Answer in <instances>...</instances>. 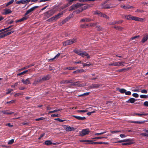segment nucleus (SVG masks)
Masks as SVG:
<instances>
[{"label":"nucleus","instance_id":"nucleus-1","mask_svg":"<svg viewBox=\"0 0 148 148\" xmlns=\"http://www.w3.org/2000/svg\"><path fill=\"white\" fill-rule=\"evenodd\" d=\"M74 51L78 55L81 56L82 57L86 56L88 59L90 58V56L86 52L84 51L78 50H74Z\"/></svg>","mask_w":148,"mask_h":148},{"label":"nucleus","instance_id":"nucleus-2","mask_svg":"<svg viewBox=\"0 0 148 148\" xmlns=\"http://www.w3.org/2000/svg\"><path fill=\"white\" fill-rule=\"evenodd\" d=\"M124 16L125 18L128 20H133L136 21H142L143 20V19L142 18H140L138 17L133 16L130 15H125Z\"/></svg>","mask_w":148,"mask_h":148},{"label":"nucleus","instance_id":"nucleus-3","mask_svg":"<svg viewBox=\"0 0 148 148\" xmlns=\"http://www.w3.org/2000/svg\"><path fill=\"white\" fill-rule=\"evenodd\" d=\"M77 41V39L74 38L72 39L63 42V44L64 46H66L67 45H71L73 43Z\"/></svg>","mask_w":148,"mask_h":148},{"label":"nucleus","instance_id":"nucleus-4","mask_svg":"<svg viewBox=\"0 0 148 148\" xmlns=\"http://www.w3.org/2000/svg\"><path fill=\"white\" fill-rule=\"evenodd\" d=\"M63 15V12L58 13L53 16L51 17L48 20L49 21H53L56 20L58 18L62 17Z\"/></svg>","mask_w":148,"mask_h":148},{"label":"nucleus","instance_id":"nucleus-5","mask_svg":"<svg viewBox=\"0 0 148 148\" xmlns=\"http://www.w3.org/2000/svg\"><path fill=\"white\" fill-rule=\"evenodd\" d=\"M63 127L67 131H74L75 129V128L74 127H71L68 125H64Z\"/></svg>","mask_w":148,"mask_h":148},{"label":"nucleus","instance_id":"nucleus-6","mask_svg":"<svg viewBox=\"0 0 148 148\" xmlns=\"http://www.w3.org/2000/svg\"><path fill=\"white\" fill-rule=\"evenodd\" d=\"M55 12L54 10L52 9L47 12L45 14V15L46 16L49 17L53 15Z\"/></svg>","mask_w":148,"mask_h":148},{"label":"nucleus","instance_id":"nucleus-7","mask_svg":"<svg viewBox=\"0 0 148 148\" xmlns=\"http://www.w3.org/2000/svg\"><path fill=\"white\" fill-rule=\"evenodd\" d=\"M89 132L90 131L88 129H83L82 131V134H80V135L82 136H83L86 135L88 134Z\"/></svg>","mask_w":148,"mask_h":148},{"label":"nucleus","instance_id":"nucleus-8","mask_svg":"<svg viewBox=\"0 0 148 148\" xmlns=\"http://www.w3.org/2000/svg\"><path fill=\"white\" fill-rule=\"evenodd\" d=\"M49 76L48 75H47L46 76L43 77H39V81H41V82L42 81L47 80L49 79Z\"/></svg>","mask_w":148,"mask_h":148},{"label":"nucleus","instance_id":"nucleus-9","mask_svg":"<svg viewBox=\"0 0 148 148\" xmlns=\"http://www.w3.org/2000/svg\"><path fill=\"white\" fill-rule=\"evenodd\" d=\"M29 78H27L26 79H23L22 80V82L25 85H28L31 84V83L29 80Z\"/></svg>","mask_w":148,"mask_h":148},{"label":"nucleus","instance_id":"nucleus-10","mask_svg":"<svg viewBox=\"0 0 148 148\" xmlns=\"http://www.w3.org/2000/svg\"><path fill=\"white\" fill-rule=\"evenodd\" d=\"M121 7L125 9H131L134 8V7L130 5H121Z\"/></svg>","mask_w":148,"mask_h":148},{"label":"nucleus","instance_id":"nucleus-11","mask_svg":"<svg viewBox=\"0 0 148 148\" xmlns=\"http://www.w3.org/2000/svg\"><path fill=\"white\" fill-rule=\"evenodd\" d=\"M114 66H124V64L125 62H114Z\"/></svg>","mask_w":148,"mask_h":148},{"label":"nucleus","instance_id":"nucleus-12","mask_svg":"<svg viewBox=\"0 0 148 148\" xmlns=\"http://www.w3.org/2000/svg\"><path fill=\"white\" fill-rule=\"evenodd\" d=\"M92 19H91L88 18H85L81 19L80 21V22H87L91 21H92Z\"/></svg>","mask_w":148,"mask_h":148},{"label":"nucleus","instance_id":"nucleus-13","mask_svg":"<svg viewBox=\"0 0 148 148\" xmlns=\"http://www.w3.org/2000/svg\"><path fill=\"white\" fill-rule=\"evenodd\" d=\"M36 8V7H34L31 8L29 10H28L27 11L26 13L25 14V15H27V14H28L31 12L32 11H34Z\"/></svg>","mask_w":148,"mask_h":148},{"label":"nucleus","instance_id":"nucleus-14","mask_svg":"<svg viewBox=\"0 0 148 148\" xmlns=\"http://www.w3.org/2000/svg\"><path fill=\"white\" fill-rule=\"evenodd\" d=\"M29 1L28 0H21L20 1H17L16 3L17 4H19V3H22V4H24L27 2H29Z\"/></svg>","mask_w":148,"mask_h":148},{"label":"nucleus","instance_id":"nucleus-15","mask_svg":"<svg viewBox=\"0 0 148 148\" xmlns=\"http://www.w3.org/2000/svg\"><path fill=\"white\" fill-rule=\"evenodd\" d=\"M72 116L78 120H84L86 119L85 117L84 116L82 117L79 116L75 115H73Z\"/></svg>","mask_w":148,"mask_h":148},{"label":"nucleus","instance_id":"nucleus-16","mask_svg":"<svg viewBox=\"0 0 148 148\" xmlns=\"http://www.w3.org/2000/svg\"><path fill=\"white\" fill-rule=\"evenodd\" d=\"M148 115V114L145 113L143 112H140L139 113H135L134 114V115L138 116H147Z\"/></svg>","mask_w":148,"mask_h":148},{"label":"nucleus","instance_id":"nucleus-17","mask_svg":"<svg viewBox=\"0 0 148 148\" xmlns=\"http://www.w3.org/2000/svg\"><path fill=\"white\" fill-rule=\"evenodd\" d=\"M148 39V34L146 35L141 40V42L143 43H144Z\"/></svg>","mask_w":148,"mask_h":148},{"label":"nucleus","instance_id":"nucleus-18","mask_svg":"<svg viewBox=\"0 0 148 148\" xmlns=\"http://www.w3.org/2000/svg\"><path fill=\"white\" fill-rule=\"evenodd\" d=\"M1 112L4 114H10L12 113H14V112H10L8 110H4Z\"/></svg>","mask_w":148,"mask_h":148},{"label":"nucleus","instance_id":"nucleus-19","mask_svg":"<svg viewBox=\"0 0 148 148\" xmlns=\"http://www.w3.org/2000/svg\"><path fill=\"white\" fill-rule=\"evenodd\" d=\"M131 141V140L130 139H125L124 140H121L115 142V143H120L122 142H127Z\"/></svg>","mask_w":148,"mask_h":148},{"label":"nucleus","instance_id":"nucleus-20","mask_svg":"<svg viewBox=\"0 0 148 148\" xmlns=\"http://www.w3.org/2000/svg\"><path fill=\"white\" fill-rule=\"evenodd\" d=\"M92 144H108V142H92L91 143Z\"/></svg>","mask_w":148,"mask_h":148},{"label":"nucleus","instance_id":"nucleus-21","mask_svg":"<svg viewBox=\"0 0 148 148\" xmlns=\"http://www.w3.org/2000/svg\"><path fill=\"white\" fill-rule=\"evenodd\" d=\"M136 101L135 99L133 98H130L127 101V103H134L135 101Z\"/></svg>","mask_w":148,"mask_h":148},{"label":"nucleus","instance_id":"nucleus-22","mask_svg":"<svg viewBox=\"0 0 148 148\" xmlns=\"http://www.w3.org/2000/svg\"><path fill=\"white\" fill-rule=\"evenodd\" d=\"M82 5V4H81L80 3H78L77 4H75L71 6V7H73V8L74 9H75L78 8L79 7H80Z\"/></svg>","mask_w":148,"mask_h":148},{"label":"nucleus","instance_id":"nucleus-23","mask_svg":"<svg viewBox=\"0 0 148 148\" xmlns=\"http://www.w3.org/2000/svg\"><path fill=\"white\" fill-rule=\"evenodd\" d=\"M28 18L27 16H25L21 18L20 19L18 20L17 21H16V23H17V22H20L22 21H24V20H25L27 19V18Z\"/></svg>","mask_w":148,"mask_h":148},{"label":"nucleus","instance_id":"nucleus-24","mask_svg":"<svg viewBox=\"0 0 148 148\" xmlns=\"http://www.w3.org/2000/svg\"><path fill=\"white\" fill-rule=\"evenodd\" d=\"M28 18L27 16H25L21 18L20 19L18 20L17 21H16V23H17V22H20L22 21H24V20H25L27 19V18Z\"/></svg>","mask_w":148,"mask_h":148},{"label":"nucleus","instance_id":"nucleus-25","mask_svg":"<svg viewBox=\"0 0 148 148\" xmlns=\"http://www.w3.org/2000/svg\"><path fill=\"white\" fill-rule=\"evenodd\" d=\"M28 18L27 16H25L21 18L20 19L18 20L17 21H16V23H17V22H20L22 21H24V20H25L27 19V18Z\"/></svg>","mask_w":148,"mask_h":148},{"label":"nucleus","instance_id":"nucleus-26","mask_svg":"<svg viewBox=\"0 0 148 148\" xmlns=\"http://www.w3.org/2000/svg\"><path fill=\"white\" fill-rule=\"evenodd\" d=\"M77 67L76 66L68 67H67L65 68V69H68L69 70H75V69H77Z\"/></svg>","mask_w":148,"mask_h":148},{"label":"nucleus","instance_id":"nucleus-27","mask_svg":"<svg viewBox=\"0 0 148 148\" xmlns=\"http://www.w3.org/2000/svg\"><path fill=\"white\" fill-rule=\"evenodd\" d=\"M5 14H8L12 12V11L9 9H5L4 10Z\"/></svg>","mask_w":148,"mask_h":148},{"label":"nucleus","instance_id":"nucleus-28","mask_svg":"<svg viewBox=\"0 0 148 148\" xmlns=\"http://www.w3.org/2000/svg\"><path fill=\"white\" fill-rule=\"evenodd\" d=\"M89 25L88 24H84L80 25V26L82 28H86L89 27Z\"/></svg>","mask_w":148,"mask_h":148},{"label":"nucleus","instance_id":"nucleus-29","mask_svg":"<svg viewBox=\"0 0 148 148\" xmlns=\"http://www.w3.org/2000/svg\"><path fill=\"white\" fill-rule=\"evenodd\" d=\"M94 14H98L99 16L102 17L103 13L100 12L98 11H95L94 12Z\"/></svg>","mask_w":148,"mask_h":148},{"label":"nucleus","instance_id":"nucleus-30","mask_svg":"<svg viewBox=\"0 0 148 148\" xmlns=\"http://www.w3.org/2000/svg\"><path fill=\"white\" fill-rule=\"evenodd\" d=\"M45 144L46 145H48L52 144V143L51 140H47L45 142Z\"/></svg>","mask_w":148,"mask_h":148},{"label":"nucleus","instance_id":"nucleus-31","mask_svg":"<svg viewBox=\"0 0 148 148\" xmlns=\"http://www.w3.org/2000/svg\"><path fill=\"white\" fill-rule=\"evenodd\" d=\"M7 31L4 32L0 33V38H2L6 36V35H5V33Z\"/></svg>","mask_w":148,"mask_h":148},{"label":"nucleus","instance_id":"nucleus-32","mask_svg":"<svg viewBox=\"0 0 148 148\" xmlns=\"http://www.w3.org/2000/svg\"><path fill=\"white\" fill-rule=\"evenodd\" d=\"M72 80H63L61 82V84H65V83H68L71 82Z\"/></svg>","mask_w":148,"mask_h":148},{"label":"nucleus","instance_id":"nucleus-33","mask_svg":"<svg viewBox=\"0 0 148 148\" xmlns=\"http://www.w3.org/2000/svg\"><path fill=\"white\" fill-rule=\"evenodd\" d=\"M123 22L122 21H119L116 22H114L110 24V25H114L116 24H118L120 23H121Z\"/></svg>","mask_w":148,"mask_h":148},{"label":"nucleus","instance_id":"nucleus-34","mask_svg":"<svg viewBox=\"0 0 148 148\" xmlns=\"http://www.w3.org/2000/svg\"><path fill=\"white\" fill-rule=\"evenodd\" d=\"M99 86V85L97 84H93L91 86V88H98Z\"/></svg>","mask_w":148,"mask_h":148},{"label":"nucleus","instance_id":"nucleus-35","mask_svg":"<svg viewBox=\"0 0 148 148\" xmlns=\"http://www.w3.org/2000/svg\"><path fill=\"white\" fill-rule=\"evenodd\" d=\"M39 78L37 79H36L35 80H34V82L33 84V85H36L38 82H41V81H39Z\"/></svg>","mask_w":148,"mask_h":148},{"label":"nucleus","instance_id":"nucleus-36","mask_svg":"<svg viewBox=\"0 0 148 148\" xmlns=\"http://www.w3.org/2000/svg\"><path fill=\"white\" fill-rule=\"evenodd\" d=\"M119 90L121 93L122 94L125 93V92L126 91V90L123 88L119 89Z\"/></svg>","mask_w":148,"mask_h":148},{"label":"nucleus","instance_id":"nucleus-37","mask_svg":"<svg viewBox=\"0 0 148 148\" xmlns=\"http://www.w3.org/2000/svg\"><path fill=\"white\" fill-rule=\"evenodd\" d=\"M28 70H27L26 71H23V72H22L21 73H19V74H17V75H23L25 73H27L28 71Z\"/></svg>","mask_w":148,"mask_h":148},{"label":"nucleus","instance_id":"nucleus-38","mask_svg":"<svg viewBox=\"0 0 148 148\" xmlns=\"http://www.w3.org/2000/svg\"><path fill=\"white\" fill-rule=\"evenodd\" d=\"M130 122L132 123H136L138 124L143 123H144L143 121H131Z\"/></svg>","mask_w":148,"mask_h":148},{"label":"nucleus","instance_id":"nucleus-39","mask_svg":"<svg viewBox=\"0 0 148 148\" xmlns=\"http://www.w3.org/2000/svg\"><path fill=\"white\" fill-rule=\"evenodd\" d=\"M23 95V92H21V93H17L15 94L14 96L15 97H16L18 96H19L20 95Z\"/></svg>","mask_w":148,"mask_h":148},{"label":"nucleus","instance_id":"nucleus-40","mask_svg":"<svg viewBox=\"0 0 148 148\" xmlns=\"http://www.w3.org/2000/svg\"><path fill=\"white\" fill-rule=\"evenodd\" d=\"M14 1V0H11V1L9 2L8 3L6 4V6L7 7L10 5Z\"/></svg>","mask_w":148,"mask_h":148},{"label":"nucleus","instance_id":"nucleus-41","mask_svg":"<svg viewBox=\"0 0 148 148\" xmlns=\"http://www.w3.org/2000/svg\"><path fill=\"white\" fill-rule=\"evenodd\" d=\"M60 55V53H58L56 56H55L53 58L50 59V60H53L56 58H58V57Z\"/></svg>","mask_w":148,"mask_h":148},{"label":"nucleus","instance_id":"nucleus-42","mask_svg":"<svg viewBox=\"0 0 148 148\" xmlns=\"http://www.w3.org/2000/svg\"><path fill=\"white\" fill-rule=\"evenodd\" d=\"M15 101H16L15 100H11L10 101L7 102L6 103H7V104H9V103L12 104V103H15Z\"/></svg>","mask_w":148,"mask_h":148},{"label":"nucleus","instance_id":"nucleus-43","mask_svg":"<svg viewBox=\"0 0 148 148\" xmlns=\"http://www.w3.org/2000/svg\"><path fill=\"white\" fill-rule=\"evenodd\" d=\"M88 111L87 110H79L77 111V112H85Z\"/></svg>","mask_w":148,"mask_h":148},{"label":"nucleus","instance_id":"nucleus-44","mask_svg":"<svg viewBox=\"0 0 148 148\" xmlns=\"http://www.w3.org/2000/svg\"><path fill=\"white\" fill-rule=\"evenodd\" d=\"M14 140L13 139H12L11 140H9L8 142V144L9 145H10L14 143Z\"/></svg>","mask_w":148,"mask_h":148},{"label":"nucleus","instance_id":"nucleus-45","mask_svg":"<svg viewBox=\"0 0 148 148\" xmlns=\"http://www.w3.org/2000/svg\"><path fill=\"white\" fill-rule=\"evenodd\" d=\"M77 71L78 73H80L85 72V71L83 69H77Z\"/></svg>","mask_w":148,"mask_h":148},{"label":"nucleus","instance_id":"nucleus-46","mask_svg":"<svg viewBox=\"0 0 148 148\" xmlns=\"http://www.w3.org/2000/svg\"><path fill=\"white\" fill-rule=\"evenodd\" d=\"M89 25V27H93L95 26L96 24V23H91L89 24H88Z\"/></svg>","mask_w":148,"mask_h":148},{"label":"nucleus","instance_id":"nucleus-47","mask_svg":"<svg viewBox=\"0 0 148 148\" xmlns=\"http://www.w3.org/2000/svg\"><path fill=\"white\" fill-rule=\"evenodd\" d=\"M106 132L105 131V132H101L100 133H96L95 134V136L101 135H102L103 134H104V133H106Z\"/></svg>","mask_w":148,"mask_h":148},{"label":"nucleus","instance_id":"nucleus-48","mask_svg":"<svg viewBox=\"0 0 148 148\" xmlns=\"http://www.w3.org/2000/svg\"><path fill=\"white\" fill-rule=\"evenodd\" d=\"M132 144V143L131 142L126 143H123L122 144V145H128Z\"/></svg>","mask_w":148,"mask_h":148},{"label":"nucleus","instance_id":"nucleus-49","mask_svg":"<svg viewBox=\"0 0 148 148\" xmlns=\"http://www.w3.org/2000/svg\"><path fill=\"white\" fill-rule=\"evenodd\" d=\"M87 8L86 6H84L82 8H80L79 10L80 12H82L84 10L86 9Z\"/></svg>","mask_w":148,"mask_h":148},{"label":"nucleus","instance_id":"nucleus-50","mask_svg":"<svg viewBox=\"0 0 148 148\" xmlns=\"http://www.w3.org/2000/svg\"><path fill=\"white\" fill-rule=\"evenodd\" d=\"M32 66H33V65H29L28 66H26L23 67V68L22 69V70H23V69H27L28 68Z\"/></svg>","mask_w":148,"mask_h":148},{"label":"nucleus","instance_id":"nucleus-51","mask_svg":"<svg viewBox=\"0 0 148 148\" xmlns=\"http://www.w3.org/2000/svg\"><path fill=\"white\" fill-rule=\"evenodd\" d=\"M132 96L133 97H138L139 96L138 94L136 93H134L132 94Z\"/></svg>","mask_w":148,"mask_h":148},{"label":"nucleus","instance_id":"nucleus-52","mask_svg":"<svg viewBox=\"0 0 148 148\" xmlns=\"http://www.w3.org/2000/svg\"><path fill=\"white\" fill-rule=\"evenodd\" d=\"M92 64H86L85 63H83V66L84 67L86 66H90Z\"/></svg>","mask_w":148,"mask_h":148},{"label":"nucleus","instance_id":"nucleus-53","mask_svg":"<svg viewBox=\"0 0 148 148\" xmlns=\"http://www.w3.org/2000/svg\"><path fill=\"white\" fill-rule=\"evenodd\" d=\"M7 90L8 92H6V94H8L10 93L11 91L13 90L12 89H8Z\"/></svg>","mask_w":148,"mask_h":148},{"label":"nucleus","instance_id":"nucleus-54","mask_svg":"<svg viewBox=\"0 0 148 148\" xmlns=\"http://www.w3.org/2000/svg\"><path fill=\"white\" fill-rule=\"evenodd\" d=\"M102 17H103L106 18L108 19L109 18V17L107 16L106 15L103 14Z\"/></svg>","mask_w":148,"mask_h":148},{"label":"nucleus","instance_id":"nucleus-55","mask_svg":"<svg viewBox=\"0 0 148 148\" xmlns=\"http://www.w3.org/2000/svg\"><path fill=\"white\" fill-rule=\"evenodd\" d=\"M14 32V31H11V32H7V33H5V35H6V36H7L8 35L11 34L13 33Z\"/></svg>","mask_w":148,"mask_h":148},{"label":"nucleus","instance_id":"nucleus-56","mask_svg":"<svg viewBox=\"0 0 148 148\" xmlns=\"http://www.w3.org/2000/svg\"><path fill=\"white\" fill-rule=\"evenodd\" d=\"M125 94L126 95H131V93L130 91H127L126 90V91L125 92Z\"/></svg>","mask_w":148,"mask_h":148},{"label":"nucleus","instance_id":"nucleus-57","mask_svg":"<svg viewBox=\"0 0 148 148\" xmlns=\"http://www.w3.org/2000/svg\"><path fill=\"white\" fill-rule=\"evenodd\" d=\"M139 37H140V36L139 35L137 36H134V37H132L131 38V39L132 40H134V39H135V38H138Z\"/></svg>","mask_w":148,"mask_h":148},{"label":"nucleus","instance_id":"nucleus-58","mask_svg":"<svg viewBox=\"0 0 148 148\" xmlns=\"http://www.w3.org/2000/svg\"><path fill=\"white\" fill-rule=\"evenodd\" d=\"M114 28L116 29H118L120 30H122L123 29V28L122 27L119 26H117L116 27H115Z\"/></svg>","mask_w":148,"mask_h":148},{"label":"nucleus","instance_id":"nucleus-59","mask_svg":"<svg viewBox=\"0 0 148 148\" xmlns=\"http://www.w3.org/2000/svg\"><path fill=\"white\" fill-rule=\"evenodd\" d=\"M45 119L43 117H41L39 118L36 119H35L36 121H40L42 120H44Z\"/></svg>","mask_w":148,"mask_h":148},{"label":"nucleus","instance_id":"nucleus-60","mask_svg":"<svg viewBox=\"0 0 148 148\" xmlns=\"http://www.w3.org/2000/svg\"><path fill=\"white\" fill-rule=\"evenodd\" d=\"M95 111H92V112H88L87 113V114L88 115H91V114H92L93 113H95Z\"/></svg>","mask_w":148,"mask_h":148},{"label":"nucleus","instance_id":"nucleus-61","mask_svg":"<svg viewBox=\"0 0 148 148\" xmlns=\"http://www.w3.org/2000/svg\"><path fill=\"white\" fill-rule=\"evenodd\" d=\"M97 30L98 31L100 30L101 29V27L99 26H97L96 27Z\"/></svg>","mask_w":148,"mask_h":148},{"label":"nucleus","instance_id":"nucleus-62","mask_svg":"<svg viewBox=\"0 0 148 148\" xmlns=\"http://www.w3.org/2000/svg\"><path fill=\"white\" fill-rule=\"evenodd\" d=\"M141 92L143 93L146 94L147 93V91L146 90L144 89L141 90Z\"/></svg>","mask_w":148,"mask_h":148},{"label":"nucleus","instance_id":"nucleus-63","mask_svg":"<svg viewBox=\"0 0 148 148\" xmlns=\"http://www.w3.org/2000/svg\"><path fill=\"white\" fill-rule=\"evenodd\" d=\"M144 105L148 107V101H146L143 103Z\"/></svg>","mask_w":148,"mask_h":148},{"label":"nucleus","instance_id":"nucleus-64","mask_svg":"<svg viewBox=\"0 0 148 148\" xmlns=\"http://www.w3.org/2000/svg\"><path fill=\"white\" fill-rule=\"evenodd\" d=\"M140 134V135L148 137V134L142 133H141Z\"/></svg>","mask_w":148,"mask_h":148}]
</instances>
